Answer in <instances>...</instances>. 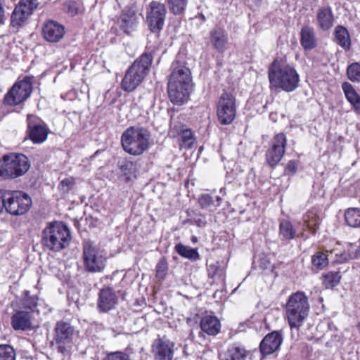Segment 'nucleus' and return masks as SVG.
Masks as SVG:
<instances>
[{
	"label": "nucleus",
	"instance_id": "obj_4",
	"mask_svg": "<svg viewBox=\"0 0 360 360\" xmlns=\"http://www.w3.org/2000/svg\"><path fill=\"white\" fill-rule=\"evenodd\" d=\"M153 56L148 53H143L138 58L126 72L122 83V89L127 92L135 90L148 74Z\"/></svg>",
	"mask_w": 360,
	"mask_h": 360
},
{
	"label": "nucleus",
	"instance_id": "obj_24",
	"mask_svg": "<svg viewBox=\"0 0 360 360\" xmlns=\"http://www.w3.org/2000/svg\"><path fill=\"white\" fill-rule=\"evenodd\" d=\"M300 44L307 51L312 50L317 46V39L314 29L309 25H305L300 30Z\"/></svg>",
	"mask_w": 360,
	"mask_h": 360
},
{
	"label": "nucleus",
	"instance_id": "obj_47",
	"mask_svg": "<svg viewBox=\"0 0 360 360\" xmlns=\"http://www.w3.org/2000/svg\"><path fill=\"white\" fill-rule=\"evenodd\" d=\"M37 299L35 297H27L24 301L23 307L25 309H29V311L31 312V314L32 315V313L37 307Z\"/></svg>",
	"mask_w": 360,
	"mask_h": 360
},
{
	"label": "nucleus",
	"instance_id": "obj_37",
	"mask_svg": "<svg viewBox=\"0 0 360 360\" xmlns=\"http://www.w3.org/2000/svg\"><path fill=\"white\" fill-rule=\"evenodd\" d=\"M75 184V179L72 176H69L60 181L58 189L65 196L74 189Z\"/></svg>",
	"mask_w": 360,
	"mask_h": 360
},
{
	"label": "nucleus",
	"instance_id": "obj_46",
	"mask_svg": "<svg viewBox=\"0 0 360 360\" xmlns=\"http://www.w3.org/2000/svg\"><path fill=\"white\" fill-rule=\"evenodd\" d=\"M167 271V264L165 261L160 260L156 266V276L160 278H164Z\"/></svg>",
	"mask_w": 360,
	"mask_h": 360
},
{
	"label": "nucleus",
	"instance_id": "obj_23",
	"mask_svg": "<svg viewBox=\"0 0 360 360\" xmlns=\"http://www.w3.org/2000/svg\"><path fill=\"white\" fill-rule=\"evenodd\" d=\"M210 43L219 53H224L228 46L229 36L225 30L215 27L210 32Z\"/></svg>",
	"mask_w": 360,
	"mask_h": 360
},
{
	"label": "nucleus",
	"instance_id": "obj_39",
	"mask_svg": "<svg viewBox=\"0 0 360 360\" xmlns=\"http://www.w3.org/2000/svg\"><path fill=\"white\" fill-rule=\"evenodd\" d=\"M311 262L318 269H322L328 264L327 255L324 252H318L311 257Z\"/></svg>",
	"mask_w": 360,
	"mask_h": 360
},
{
	"label": "nucleus",
	"instance_id": "obj_26",
	"mask_svg": "<svg viewBox=\"0 0 360 360\" xmlns=\"http://www.w3.org/2000/svg\"><path fill=\"white\" fill-rule=\"evenodd\" d=\"M303 227L300 233L301 236H304V231H309L312 234H315L319 225V217L314 210H310L304 214L303 218Z\"/></svg>",
	"mask_w": 360,
	"mask_h": 360
},
{
	"label": "nucleus",
	"instance_id": "obj_15",
	"mask_svg": "<svg viewBox=\"0 0 360 360\" xmlns=\"http://www.w3.org/2000/svg\"><path fill=\"white\" fill-rule=\"evenodd\" d=\"M175 344L166 336L158 337L151 345V352L155 360H172Z\"/></svg>",
	"mask_w": 360,
	"mask_h": 360
},
{
	"label": "nucleus",
	"instance_id": "obj_49",
	"mask_svg": "<svg viewBox=\"0 0 360 360\" xmlns=\"http://www.w3.org/2000/svg\"><path fill=\"white\" fill-rule=\"evenodd\" d=\"M193 224H195L198 227H203L206 224V220L204 217H200L193 219Z\"/></svg>",
	"mask_w": 360,
	"mask_h": 360
},
{
	"label": "nucleus",
	"instance_id": "obj_18",
	"mask_svg": "<svg viewBox=\"0 0 360 360\" xmlns=\"http://www.w3.org/2000/svg\"><path fill=\"white\" fill-rule=\"evenodd\" d=\"M117 300L118 297L114 290L110 287H105L99 292L97 309L100 312H108L115 307Z\"/></svg>",
	"mask_w": 360,
	"mask_h": 360
},
{
	"label": "nucleus",
	"instance_id": "obj_12",
	"mask_svg": "<svg viewBox=\"0 0 360 360\" xmlns=\"http://www.w3.org/2000/svg\"><path fill=\"white\" fill-rule=\"evenodd\" d=\"M38 6V0H20L11 14V25L14 27H22Z\"/></svg>",
	"mask_w": 360,
	"mask_h": 360
},
{
	"label": "nucleus",
	"instance_id": "obj_28",
	"mask_svg": "<svg viewBox=\"0 0 360 360\" xmlns=\"http://www.w3.org/2000/svg\"><path fill=\"white\" fill-rule=\"evenodd\" d=\"M200 327L207 335H216L220 331L221 324L216 316H205L200 321Z\"/></svg>",
	"mask_w": 360,
	"mask_h": 360
},
{
	"label": "nucleus",
	"instance_id": "obj_42",
	"mask_svg": "<svg viewBox=\"0 0 360 360\" xmlns=\"http://www.w3.org/2000/svg\"><path fill=\"white\" fill-rule=\"evenodd\" d=\"M178 134L181 136V141L185 147L191 148L193 143V137L192 131L188 129H181L179 131L176 130Z\"/></svg>",
	"mask_w": 360,
	"mask_h": 360
},
{
	"label": "nucleus",
	"instance_id": "obj_11",
	"mask_svg": "<svg viewBox=\"0 0 360 360\" xmlns=\"http://www.w3.org/2000/svg\"><path fill=\"white\" fill-rule=\"evenodd\" d=\"M217 117L219 122L224 125L233 122L236 115L235 97L229 93H223L217 103Z\"/></svg>",
	"mask_w": 360,
	"mask_h": 360
},
{
	"label": "nucleus",
	"instance_id": "obj_19",
	"mask_svg": "<svg viewBox=\"0 0 360 360\" xmlns=\"http://www.w3.org/2000/svg\"><path fill=\"white\" fill-rule=\"evenodd\" d=\"M42 35L47 41L56 43L64 37L65 27L56 21L49 20L43 26Z\"/></svg>",
	"mask_w": 360,
	"mask_h": 360
},
{
	"label": "nucleus",
	"instance_id": "obj_34",
	"mask_svg": "<svg viewBox=\"0 0 360 360\" xmlns=\"http://www.w3.org/2000/svg\"><path fill=\"white\" fill-rule=\"evenodd\" d=\"M207 274L214 280H224V269L218 262L207 264Z\"/></svg>",
	"mask_w": 360,
	"mask_h": 360
},
{
	"label": "nucleus",
	"instance_id": "obj_52",
	"mask_svg": "<svg viewBox=\"0 0 360 360\" xmlns=\"http://www.w3.org/2000/svg\"><path fill=\"white\" fill-rule=\"evenodd\" d=\"M4 16V8L0 3V24L3 23Z\"/></svg>",
	"mask_w": 360,
	"mask_h": 360
},
{
	"label": "nucleus",
	"instance_id": "obj_20",
	"mask_svg": "<svg viewBox=\"0 0 360 360\" xmlns=\"http://www.w3.org/2000/svg\"><path fill=\"white\" fill-rule=\"evenodd\" d=\"M283 341L280 333L274 331L266 335L260 343V351L263 355H269L276 352Z\"/></svg>",
	"mask_w": 360,
	"mask_h": 360
},
{
	"label": "nucleus",
	"instance_id": "obj_1",
	"mask_svg": "<svg viewBox=\"0 0 360 360\" xmlns=\"http://www.w3.org/2000/svg\"><path fill=\"white\" fill-rule=\"evenodd\" d=\"M191 86L192 77L190 69L179 61L173 63L167 86L171 102L178 105L186 103L189 98Z\"/></svg>",
	"mask_w": 360,
	"mask_h": 360
},
{
	"label": "nucleus",
	"instance_id": "obj_40",
	"mask_svg": "<svg viewBox=\"0 0 360 360\" xmlns=\"http://www.w3.org/2000/svg\"><path fill=\"white\" fill-rule=\"evenodd\" d=\"M0 360H15V352L8 345H0Z\"/></svg>",
	"mask_w": 360,
	"mask_h": 360
},
{
	"label": "nucleus",
	"instance_id": "obj_16",
	"mask_svg": "<svg viewBox=\"0 0 360 360\" xmlns=\"http://www.w3.org/2000/svg\"><path fill=\"white\" fill-rule=\"evenodd\" d=\"M286 136L283 133L276 134L271 140V146L266 153V160L271 167H275L283 158L286 146Z\"/></svg>",
	"mask_w": 360,
	"mask_h": 360
},
{
	"label": "nucleus",
	"instance_id": "obj_33",
	"mask_svg": "<svg viewBox=\"0 0 360 360\" xmlns=\"http://www.w3.org/2000/svg\"><path fill=\"white\" fill-rule=\"evenodd\" d=\"M175 250L180 256L190 260L196 261L200 259V255L195 248L179 243L176 245Z\"/></svg>",
	"mask_w": 360,
	"mask_h": 360
},
{
	"label": "nucleus",
	"instance_id": "obj_3",
	"mask_svg": "<svg viewBox=\"0 0 360 360\" xmlns=\"http://www.w3.org/2000/svg\"><path fill=\"white\" fill-rule=\"evenodd\" d=\"M310 305L304 292L291 294L285 304V317L290 328H299L309 315Z\"/></svg>",
	"mask_w": 360,
	"mask_h": 360
},
{
	"label": "nucleus",
	"instance_id": "obj_51",
	"mask_svg": "<svg viewBox=\"0 0 360 360\" xmlns=\"http://www.w3.org/2000/svg\"><path fill=\"white\" fill-rule=\"evenodd\" d=\"M133 166H134V165L132 162H126L123 165H121L120 169L124 175H127L129 174V172H128L127 170L131 169Z\"/></svg>",
	"mask_w": 360,
	"mask_h": 360
},
{
	"label": "nucleus",
	"instance_id": "obj_5",
	"mask_svg": "<svg viewBox=\"0 0 360 360\" xmlns=\"http://www.w3.org/2000/svg\"><path fill=\"white\" fill-rule=\"evenodd\" d=\"M150 139V134L146 129L131 127L123 132L121 143L126 153L139 156L148 150Z\"/></svg>",
	"mask_w": 360,
	"mask_h": 360
},
{
	"label": "nucleus",
	"instance_id": "obj_14",
	"mask_svg": "<svg viewBox=\"0 0 360 360\" xmlns=\"http://www.w3.org/2000/svg\"><path fill=\"white\" fill-rule=\"evenodd\" d=\"M27 134L34 144L43 143L47 139L49 129L39 117L27 115Z\"/></svg>",
	"mask_w": 360,
	"mask_h": 360
},
{
	"label": "nucleus",
	"instance_id": "obj_50",
	"mask_svg": "<svg viewBox=\"0 0 360 360\" xmlns=\"http://www.w3.org/2000/svg\"><path fill=\"white\" fill-rule=\"evenodd\" d=\"M5 190H0V213L3 212L4 209H5V195H6Z\"/></svg>",
	"mask_w": 360,
	"mask_h": 360
},
{
	"label": "nucleus",
	"instance_id": "obj_10",
	"mask_svg": "<svg viewBox=\"0 0 360 360\" xmlns=\"http://www.w3.org/2000/svg\"><path fill=\"white\" fill-rule=\"evenodd\" d=\"M32 84L28 78L17 81L5 94L4 104L15 106L25 102L31 95Z\"/></svg>",
	"mask_w": 360,
	"mask_h": 360
},
{
	"label": "nucleus",
	"instance_id": "obj_48",
	"mask_svg": "<svg viewBox=\"0 0 360 360\" xmlns=\"http://www.w3.org/2000/svg\"><path fill=\"white\" fill-rule=\"evenodd\" d=\"M297 170V165L295 161H289L285 167L287 173L294 174Z\"/></svg>",
	"mask_w": 360,
	"mask_h": 360
},
{
	"label": "nucleus",
	"instance_id": "obj_21",
	"mask_svg": "<svg viewBox=\"0 0 360 360\" xmlns=\"http://www.w3.org/2000/svg\"><path fill=\"white\" fill-rule=\"evenodd\" d=\"M11 326L15 330H28L33 328L31 312L25 310L16 311L11 318Z\"/></svg>",
	"mask_w": 360,
	"mask_h": 360
},
{
	"label": "nucleus",
	"instance_id": "obj_45",
	"mask_svg": "<svg viewBox=\"0 0 360 360\" xmlns=\"http://www.w3.org/2000/svg\"><path fill=\"white\" fill-rule=\"evenodd\" d=\"M198 203L202 208H207L214 203L212 197L210 194H202L198 199Z\"/></svg>",
	"mask_w": 360,
	"mask_h": 360
},
{
	"label": "nucleus",
	"instance_id": "obj_41",
	"mask_svg": "<svg viewBox=\"0 0 360 360\" xmlns=\"http://www.w3.org/2000/svg\"><path fill=\"white\" fill-rule=\"evenodd\" d=\"M347 74L349 80L360 82V64L358 63H352L347 68Z\"/></svg>",
	"mask_w": 360,
	"mask_h": 360
},
{
	"label": "nucleus",
	"instance_id": "obj_17",
	"mask_svg": "<svg viewBox=\"0 0 360 360\" xmlns=\"http://www.w3.org/2000/svg\"><path fill=\"white\" fill-rule=\"evenodd\" d=\"M54 340L59 345L58 351L64 353L66 351V345L72 342L74 329L69 323L58 321L55 327Z\"/></svg>",
	"mask_w": 360,
	"mask_h": 360
},
{
	"label": "nucleus",
	"instance_id": "obj_35",
	"mask_svg": "<svg viewBox=\"0 0 360 360\" xmlns=\"http://www.w3.org/2000/svg\"><path fill=\"white\" fill-rule=\"evenodd\" d=\"M340 278V272L330 271L323 275L322 283L326 288H331L339 284Z\"/></svg>",
	"mask_w": 360,
	"mask_h": 360
},
{
	"label": "nucleus",
	"instance_id": "obj_38",
	"mask_svg": "<svg viewBox=\"0 0 360 360\" xmlns=\"http://www.w3.org/2000/svg\"><path fill=\"white\" fill-rule=\"evenodd\" d=\"M169 11L175 14H181L185 10L187 0H167Z\"/></svg>",
	"mask_w": 360,
	"mask_h": 360
},
{
	"label": "nucleus",
	"instance_id": "obj_31",
	"mask_svg": "<svg viewBox=\"0 0 360 360\" xmlns=\"http://www.w3.org/2000/svg\"><path fill=\"white\" fill-rule=\"evenodd\" d=\"M345 220L346 224L352 228L360 227V209L358 207H349L345 212Z\"/></svg>",
	"mask_w": 360,
	"mask_h": 360
},
{
	"label": "nucleus",
	"instance_id": "obj_32",
	"mask_svg": "<svg viewBox=\"0 0 360 360\" xmlns=\"http://www.w3.org/2000/svg\"><path fill=\"white\" fill-rule=\"evenodd\" d=\"M279 236L283 240H290L297 235L292 223L288 220H283L279 225Z\"/></svg>",
	"mask_w": 360,
	"mask_h": 360
},
{
	"label": "nucleus",
	"instance_id": "obj_9",
	"mask_svg": "<svg viewBox=\"0 0 360 360\" xmlns=\"http://www.w3.org/2000/svg\"><path fill=\"white\" fill-rule=\"evenodd\" d=\"M5 210L11 215H22L32 206V199L25 193L20 191H6L5 195Z\"/></svg>",
	"mask_w": 360,
	"mask_h": 360
},
{
	"label": "nucleus",
	"instance_id": "obj_27",
	"mask_svg": "<svg viewBox=\"0 0 360 360\" xmlns=\"http://www.w3.org/2000/svg\"><path fill=\"white\" fill-rule=\"evenodd\" d=\"M334 41L345 51H348L351 47L350 34L346 27L342 25H338L335 27Z\"/></svg>",
	"mask_w": 360,
	"mask_h": 360
},
{
	"label": "nucleus",
	"instance_id": "obj_36",
	"mask_svg": "<svg viewBox=\"0 0 360 360\" xmlns=\"http://www.w3.org/2000/svg\"><path fill=\"white\" fill-rule=\"evenodd\" d=\"M360 257V240L359 244H349L347 252L340 255V262H343L349 259H354Z\"/></svg>",
	"mask_w": 360,
	"mask_h": 360
},
{
	"label": "nucleus",
	"instance_id": "obj_43",
	"mask_svg": "<svg viewBox=\"0 0 360 360\" xmlns=\"http://www.w3.org/2000/svg\"><path fill=\"white\" fill-rule=\"evenodd\" d=\"M64 10L71 15H75L79 12V3L70 0L64 4Z\"/></svg>",
	"mask_w": 360,
	"mask_h": 360
},
{
	"label": "nucleus",
	"instance_id": "obj_30",
	"mask_svg": "<svg viewBox=\"0 0 360 360\" xmlns=\"http://www.w3.org/2000/svg\"><path fill=\"white\" fill-rule=\"evenodd\" d=\"M247 354V351L243 347L233 345L228 349L221 360H246Z\"/></svg>",
	"mask_w": 360,
	"mask_h": 360
},
{
	"label": "nucleus",
	"instance_id": "obj_53",
	"mask_svg": "<svg viewBox=\"0 0 360 360\" xmlns=\"http://www.w3.org/2000/svg\"><path fill=\"white\" fill-rule=\"evenodd\" d=\"M221 200V198L220 197H219V196L217 197V201L218 202V205H220Z\"/></svg>",
	"mask_w": 360,
	"mask_h": 360
},
{
	"label": "nucleus",
	"instance_id": "obj_54",
	"mask_svg": "<svg viewBox=\"0 0 360 360\" xmlns=\"http://www.w3.org/2000/svg\"><path fill=\"white\" fill-rule=\"evenodd\" d=\"M192 241H193V243L196 242V241H197V238H196V237L193 236V237H192Z\"/></svg>",
	"mask_w": 360,
	"mask_h": 360
},
{
	"label": "nucleus",
	"instance_id": "obj_13",
	"mask_svg": "<svg viewBox=\"0 0 360 360\" xmlns=\"http://www.w3.org/2000/svg\"><path fill=\"white\" fill-rule=\"evenodd\" d=\"M167 14L166 6L164 4L152 1L147 12V22L151 32L159 33L163 28Z\"/></svg>",
	"mask_w": 360,
	"mask_h": 360
},
{
	"label": "nucleus",
	"instance_id": "obj_7",
	"mask_svg": "<svg viewBox=\"0 0 360 360\" xmlns=\"http://www.w3.org/2000/svg\"><path fill=\"white\" fill-rule=\"evenodd\" d=\"M84 266L91 273L103 271L107 263V253L98 245L86 241L83 245Z\"/></svg>",
	"mask_w": 360,
	"mask_h": 360
},
{
	"label": "nucleus",
	"instance_id": "obj_25",
	"mask_svg": "<svg viewBox=\"0 0 360 360\" xmlns=\"http://www.w3.org/2000/svg\"><path fill=\"white\" fill-rule=\"evenodd\" d=\"M138 22V16L134 11H124L117 23L121 30L127 34L132 32Z\"/></svg>",
	"mask_w": 360,
	"mask_h": 360
},
{
	"label": "nucleus",
	"instance_id": "obj_56",
	"mask_svg": "<svg viewBox=\"0 0 360 360\" xmlns=\"http://www.w3.org/2000/svg\"><path fill=\"white\" fill-rule=\"evenodd\" d=\"M254 1H255V2L256 4H257V3H258V2H259L261 0H254Z\"/></svg>",
	"mask_w": 360,
	"mask_h": 360
},
{
	"label": "nucleus",
	"instance_id": "obj_6",
	"mask_svg": "<svg viewBox=\"0 0 360 360\" xmlns=\"http://www.w3.org/2000/svg\"><path fill=\"white\" fill-rule=\"evenodd\" d=\"M70 240V231L62 222L50 224L42 232L41 243L48 250L58 252L65 248Z\"/></svg>",
	"mask_w": 360,
	"mask_h": 360
},
{
	"label": "nucleus",
	"instance_id": "obj_55",
	"mask_svg": "<svg viewBox=\"0 0 360 360\" xmlns=\"http://www.w3.org/2000/svg\"><path fill=\"white\" fill-rule=\"evenodd\" d=\"M175 127H172V128L171 129V132H172V131L175 129Z\"/></svg>",
	"mask_w": 360,
	"mask_h": 360
},
{
	"label": "nucleus",
	"instance_id": "obj_44",
	"mask_svg": "<svg viewBox=\"0 0 360 360\" xmlns=\"http://www.w3.org/2000/svg\"><path fill=\"white\" fill-rule=\"evenodd\" d=\"M103 360H131L129 356L123 352H114L108 353Z\"/></svg>",
	"mask_w": 360,
	"mask_h": 360
},
{
	"label": "nucleus",
	"instance_id": "obj_29",
	"mask_svg": "<svg viewBox=\"0 0 360 360\" xmlns=\"http://www.w3.org/2000/svg\"><path fill=\"white\" fill-rule=\"evenodd\" d=\"M342 88L348 102L352 105L354 111L360 115V96L357 94L352 84L348 82H344L342 85Z\"/></svg>",
	"mask_w": 360,
	"mask_h": 360
},
{
	"label": "nucleus",
	"instance_id": "obj_22",
	"mask_svg": "<svg viewBox=\"0 0 360 360\" xmlns=\"http://www.w3.org/2000/svg\"><path fill=\"white\" fill-rule=\"evenodd\" d=\"M318 27L322 31H328L334 25V14L329 6L320 7L316 13Z\"/></svg>",
	"mask_w": 360,
	"mask_h": 360
},
{
	"label": "nucleus",
	"instance_id": "obj_8",
	"mask_svg": "<svg viewBox=\"0 0 360 360\" xmlns=\"http://www.w3.org/2000/svg\"><path fill=\"white\" fill-rule=\"evenodd\" d=\"M30 167L27 156L23 154L11 153L3 157L0 167V177L15 179L25 174Z\"/></svg>",
	"mask_w": 360,
	"mask_h": 360
},
{
	"label": "nucleus",
	"instance_id": "obj_2",
	"mask_svg": "<svg viewBox=\"0 0 360 360\" xmlns=\"http://www.w3.org/2000/svg\"><path fill=\"white\" fill-rule=\"evenodd\" d=\"M268 78L271 89H280L286 92L295 90L300 82L299 75L293 66L278 60H274L269 65Z\"/></svg>",
	"mask_w": 360,
	"mask_h": 360
}]
</instances>
